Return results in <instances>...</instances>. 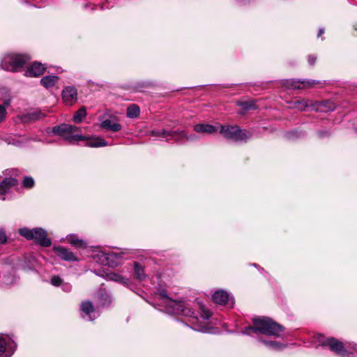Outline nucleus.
<instances>
[{
    "label": "nucleus",
    "instance_id": "1",
    "mask_svg": "<svg viewBox=\"0 0 357 357\" xmlns=\"http://www.w3.org/2000/svg\"><path fill=\"white\" fill-rule=\"evenodd\" d=\"M160 304L164 305V310L168 314H181L191 317V328L197 331L206 333L208 328L206 326V321L210 318L211 313L206 310L202 309V314L200 318L195 316V312L189 307V305L183 301H176L170 298L166 290L162 289L157 295Z\"/></svg>",
    "mask_w": 357,
    "mask_h": 357
},
{
    "label": "nucleus",
    "instance_id": "2",
    "mask_svg": "<svg viewBox=\"0 0 357 357\" xmlns=\"http://www.w3.org/2000/svg\"><path fill=\"white\" fill-rule=\"evenodd\" d=\"M252 322L253 326L246 328L243 333L250 335L252 332H259L264 335L278 337L284 331L282 326L268 317L254 318Z\"/></svg>",
    "mask_w": 357,
    "mask_h": 357
},
{
    "label": "nucleus",
    "instance_id": "3",
    "mask_svg": "<svg viewBox=\"0 0 357 357\" xmlns=\"http://www.w3.org/2000/svg\"><path fill=\"white\" fill-rule=\"evenodd\" d=\"M29 59L26 55L8 54L3 57L1 67L8 71L18 72L22 69L24 65Z\"/></svg>",
    "mask_w": 357,
    "mask_h": 357
},
{
    "label": "nucleus",
    "instance_id": "4",
    "mask_svg": "<svg viewBox=\"0 0 357 357\" xmlns=\"http://www.w3.org/2000/svg\"><path fill=\"white\" fill-rule=\"evenodd\" d=\"M80 130L79 127L69 125V124H61L59 126H54L52 132L54 135H59L64 138L66 140L73 142L74 141H84L86 139V137L79 134H75L76 132Z\"/></svg>",
    "mask_w": 357,
    "mask_h": 357
},
{
    "label": "nucleus",
    "instance_id": "5",
    "mask_svg": "<svg viewBox=\"0 0 357 357\" xmlns=\"http://www.w3.org/2000/svg\"><path fill=\"white\" fill-rule=\"evenodd\" d=\"M220 132L225 138L235 142H246L252 135L250 131L241 130L238 126H221Z\"/></svg>",
    "mask_w": 357,
    "mask_h": 357
},
{
    "label": "nucleus",
    "instance_id": "6",
    "mask_svg": "<svg viewBox=\"0 0 357 357\" xmlns=\"http://www.w3.org/2000/svg\"><path fill=\"white\" fill-rule=\"evenodd\" d=\"M19 234L26 239L33 240L44 247L51 245L50 239L47 237L46 231L42 228L30 229L24 227L19 229Z\"/></svg>",
    "mask_w": 357,
    "mask_h": 357
},
{
    "label": "nucleus",
    "instance_id": "7",
    "mask_svg": "<svg viewBox=\"0 0 357 357\" xmlns=\"http://www.w3.org/2000/svg\"><path fill=\"white\" fill-rule=\"evenodd\" d=\"M317 342L321 346H328L330 349L342 356H347V352L344 349L343 344L335 338H325L323 335H317Z\"/></svg>",
    "mask_w": 357,
    "mask_h": 357
},
{
    "label": "nucleus",
    "instance_id": "8",
    "mask_svg": "<svg viewBox=\"0 0 357 357\" xmlns=\"http://www.w3.org/2000/svg\"><path fill=\"white\" fill-rule=\"evenodd\" d=\"M14 341L7 335H0V357H10L15 349Z\"/></svg>",
    "mask_w": 357,
    "mask_h": 357
},
{
    "label": "nucleus",
    "instance_id": "9",
    "mask_svg": "<svg viewBox=\"0 0 357 357\" xmlns=\"http://www.w3.org/2000/svg\"><path fill=\"white\" fill-rule=\"evenodd\" d=\"M82 317L83 319L92 321L98 317V313L96 312L93 303L86 301L81 304Z\"/></svg>",
    "mask_w": 357,
    "mask_h": 357
},
{
    "label": "nucleus",
    "instance_id": "10",
    "mask_svg": "<svg viewBox=\"0 0 357 357\" xmlns=\"http://www.w3.org/2000/svg\"><path fill=\"white\" fill-rule=\"evenodd\" d=\"M62 99L68 105L74 104L77 99V91L76 88L72 86L65 87L62 91Z\"/></svg>",
    "mask_w": 357,
    "mask_h": 357
},
{
    "label": "nucleus",
    "instance_id": "11",
    "mask_svg": "<svg viewBox=\"0 0 357 357\" xmlns=\"http://www.w3.org/2000/svg\"><path fill=\"white\" fill-rule=\"evenodd\" d=\"M317 83H319V82L314 79H304L302 81L296 79H287L284 84L287 88L299 89L306 86H312Z\"/></svg>",
    "mask_w": 357,
    "mask_h": 357
},
{
    "label": "nucleus",
    "instance_id": "12",
    "mask_svg": "<svg viewBox=\"0 0 357 357\" xmlns=\"http://www.w3.org/2000/svg\"><path fill=\"white\" fill-rule=\"evenodd\" d=\"M53 250L63 260L68 261H77L78 260L73 252L63 246H54Z\"/></svg>",
    "mask_w": 357,
    "mask_h": 357
},
{
    "label": "nucleus",
    "instance_id": "13",
    "mask_svg": "<svg viewBox=\"0 0 357 357\" xmlns=\"http://www.w3.org/2000/svg\"><path fill=\"white\" fill-rule=\"evenodd\" d=\"M213 299L216 303L223 305L228 304L231 307L234 306V299L229 294L222 290L215 291L213 295Z\"/></svg>",
    "mask_w": 357,
    "mask_h": 357
},
{
    "label": "nucleus",
    "instance_id": "14",
    "mask_svg": "<svg viewBox=\"0 0 357 357\" xmlns=\"http://www.w3.org/2000/svg\"><path fill=\"white\" fill-rule=\"evenodd\" d=\"M17 184V181L13 178H5L0 182V199H5L3 195L7 193L12 186Z\"/></svg>",
    "mask_w": 357,
    "mask_h": 357
},
{
    "label": "nucleus",
    "instance_id": "15",
    "mask_svg": "<svg viewBox=\"0 0 357 357\" xmlns=\"http://www.w3.org/2000/svg\"><path fill=\"white\" fill-rule=\"evenodd\" d=\"M45 69V68L42 63L38 62H34L26 70L24 75L26 77H38L43 74Z\"/></svg>",
    "mask_w": 357,
    "mask_h": 357
},
{
    "label": "nucleus",
    "instance_id": "16",
    "mask_svg": "<svg viewBox=\"0 0 357 357\" xmlns=\"http://www.w3.org/2000/svg\"><path fill=\"white\" fill-rule=\"evenodd\" d=\"M194 130L198 133L210 135L218 132V128L213 125L198 123L194 126Z\"/></svg>",
    "mask_w": 357,
    "mask_h": 357
},
{
    "label": "nucleus",
    "instance_id": "17",
    "mask_svg": "<svg viewBox=\"0 0 357 357\" xmlns=\"http://www.w3.org/2000/svg\"><path fill=\"white\" fill-rule=\"evenodd\" d=\"M44 116L45 114L41 111L35 110L23 115L22 121L24 123H29L41 119Z\"/></svg>",
    "mask_w": 357,
    "mask_h": 357
},
{
    "label": "nucleus",
    "instance_id": "18",
    "mask_svg": "<svg viewBox=\"0 0 357 357\" xmlns=\"http://www.w3.org/2000/svg\"><path fill=\"white\" fill-rule=\"evenodd\" d=\"M128 252L127 250L126 251H120V252H100L97 255L98 257H100V258H103L102 263L104 261H109L113 258H115L116 259H119L123 258V256L128 253Z\"/></svg>",
    "mask_w": 357,
    "mask_h": 357
},
{
    "label": "nucleus",
    "instance_id": "19",
    "mask_svg": "<svg viewBox=\"0 0 357 357\" xmlns=\"http://www.w3.org/2000/svg\"><path fill=\"white\" fill-rule=\"evenodd\" d=\"M100 126L112 132H118L122 128L121 125L116 123L113 119H106L102 121L100 123Z\"/></svg>",
    "mask_w": 357,
    "mask_h": 357
},
{
    "label": "nucleus",
    "instance_id": "20",
    "mask_svg": "<svg viewBox=\"0 0 357 357\" xmlns=\"http://www.w3.org/2000/svg\"><path fill=\"white\" fill-rule=\"evenodd\" d=\"M107 279L108 280L119 282L126 287H128L130 284V281L128 278L123 277L120 274L114 272L107 273Z\"/></svg>",
    "mask_w": 357,
    "mask_h": 357
},
{
    "label": "nucleus",
    "instance_id": "21",
    "mask_svg": "<svg viewBox=\"0 0 357 357\" xmlns=\"http://www.w3.org/2000/svg\"><path fill=\"white\" fill-rule=\"evenodd\" d=\"M66 238L68 243L75 248H84L86 247V243L75 234H70L67 236Z\"/></svg>",
    "mask_w": 357,
    "mask_h": 357
},
{
    "label": "nucleus",
    "instance_id": "22",
    "mask_svg": "<svg viewBox=\"0 0 357 357\" xmlns=\"http://www.w3.org/2000/svg\"><path fill=\"white\" fill-rule=\"evenodd\" d=\"M134 275L135 278L139 280H144L146 278L144 266L138 262L134 264Z\"/></svg>",
    "mask_w": 357,
    "mask_h": 357
},
{
    "label": "nucleus",
    "instance_id": "23",
    "mask_svg": "<svg viewBox=\"0 0 357 357\" xmlns=\"http://www.w3.org/2000/svg\"><path fill=\"white\" fill-rule=\"evenodd\" d=\"M59 77L54 75H47L43 77L40 79L41 84L45 88H50L53 86L58 81Z\"/></svg>",
    "mask_w": 357,
    "mask_h": 357
},
{
    "label": "nucleus",
    "instance_id": "24",
    "mask_svg": "<svg viewBox=\"0 0 357 357\" xmlns=\"http://www.w3.org/2000/svg\"><path fill=\"white\" fill-rule=\"evenodd\" d=\"M86 145L90 147H101L107 145V142L101 137H94L90 139L87 142Z\"/></svg>",
    "mask_w": 357,
    "mask_h": 357
},
{
    "label": "nucleus",
    "instance_id": "25",
    "mask_svg": "<svg viewBox=\"0 0 357 357\" xmlns=\"http://www.w3.org/2000/svg\"><path fill=\"white\" fill-rule=\"evenodd\" d=\"M176 133H177V131H168L167 130L162 129V130L152 131L151 135L155 136V137L165 138L168 136H174Z\"/></svg>",
    "mask_w": 357,
    "mask_h": 357
},
{
    "label": "nucleus",
    "instance_id": "26",
    "mask_svg": "<svg viewBox=\"0 0 357 357\" xmlns=\"http://www.w3.org/2000/svg\"><path fill=\"white\" fill-rule=\"evenodd\" d=\"M139 107L136 105H131L127 109V116L131 119L136 118L139 115Z\"/></svg>",
    "mask_w": 357,
    "mask_h": 357
},
{
    "label": "nucleus",
    "instance_id": "27",
    "mask_svg": "<svg viewBox=\"0 0 357 357\" xmlns=\"http://www.w3.org/2000/svg\"><path fill=\"white\" fill-rule=\"evenodd\" d=\"M312 105V103L308 100H296L294 103V107L297 108L301 111L305 110L307 107Z\"/></svg>",
    "mask_w": 357,
    "mask_h": 357
},
{
    "label": "nucleus",
    "instance_id": "28",
    "mask_svg": "<svg viewBox=\"0 0 357 357\" xmlns=\"http://www.w3.org/2000/svg\"><path fill=\"white\" fill-rule=\"evenodd\" d=\"M86 116V111L84 107L80 108L73 116V121L76 123H79L82 121L83 119Z\"/></svg>",
    "mask_w": 357,
    "mask_h": 357
},
{
    "label": "nucleus",
    "instance_id": "29",
    "mask_svg": "<svg viewBox=\"0 0 357 357\" xmlns=\"http://www.w3.org/2000/svg\"><path fill=\"white\" fill-rule=\"evenodd\" d=\"M261 341L268 347L271 348L275 350H280L284 347V344H280V342L277 341H266L262 340Z\"/></svg>",
    "mask_w": 357,
    "mask_h": 357
},
{
    "label": "nucleus",
    "instance_id": "30",
    "mask_svg": "<svg viewBox=\"0 0 357 357\" xmlns=\"http://www.w3.org/2000/svg\"><path fill=\"white\" fill-rule=\"evenodd\" d=\"M179 139L186 138L188 141L192 142L198 139V137L195 135H186L184 131H177Z\"/></svg>",
    "mask_w": 357,
    "mask_h": 357
},
{
    "label": "nucleus",
    "instance_id": "31",
    "mask_svg": "<svg viewBox=\"0 0 357 357\" xmlns=\"http://www.w3.org/2000/svg\"><path fill=\"white\" fill-rule=\"evenodd\" d=\"M22 185L25 188H32L34 185V180L32 177L26 176L23 180Z\"/></svg>",
    "mask_w": 357,
    "mask_h": 357
},
{
    "label": "nucleus",
    "instance_id": "32",
    "mask_svg": "<svg viewBox=\"0 0 357 357\" xmlns=\"http://www.w3.org/2000/svg\"><path fill=\"white\" fill-rule=\"evenodd\" d=\"M63 280L58 275H54L51 278V284L55 287H59L62 284Z\"/></svg>",
    "mask_w": 357,
    "mask_h": 357
},
{
    "label": "nucleus",
    "instance_id": "33",
    "mask_svg": "<svg viewBox=\"0 0 357 357\" xmlns=\"http://www.w3.org/2000/svg\"><path fill=\"white\" fill-rule=\"evenodd\" d=\"M238 105L241 106L243 109L245 110L255 107L254 103L249 101L240 102L238 103Z\"/></svg>",
    "mask_w": 357,
    "mask_h": 357
},
{
    "label": "nucleus",
    "instance_id": "34",
    "mask_svg": "<svg viewBox=\"0 0 357 357\" xmlns=\"http://www.w3.org/2000/svg\"><path fill=\"white\" fill-rule=\"evenodd\" d=\"M7 241V236L3 229H0V244H3Z\"/></svg>",
    "mask_w": 357,
    "mask_h": 357
},
{
    "label": "nucleus",
    "instance_id": "35",
    "mask_svg": "<svg viewBox=\"0 0 357 357\" xmlns=\"http://www.w3.org/2000/svg\"><path fill=\"white\" fill-rule=\"evenodd\" d=\"M61 286L62 289L66 292H70L72 290V285L70 283L63 282Z\"/></svg>",
    "mask_w": 357,
    "mask_h": 357
},
{
    "label": "nucleus",
    "instance_id": "36",
    "mask_svg": "<svg viewBox=\"0 0 357 357\" xmlns=\"http://www.w3.org/2000/svg\"><path fill=\"white\" fill-rule=\"evenodd\" d=\"M6 114V110L4 106L0 105V122L3 121Z\"/></svg>",
    "mask_w": 357,
    "mask_h": 357
},
{
    "label": "nucleus",
    "instance_id": "37",
    "mask_svg": "<svg viewBox=\"0 0 357 357\" xmlns=\"http://www.w3.org/2000/svg\"><path fill=\"white\" fill-rule=\"evenodd\" d=\"M316 60H317L316 56H314L313 55H310L308 56V63L310 65H314L316 62Z\"/></svg>",
    "mask_w": 357,
    "mask_h": 357
},
{
    "label": "nucleus",
    "instance_id": "38",
    "mask_svg": "<svg viewBox=\"0 0 357 357\" xmlns=\"http://www.w3.org/2000/svg\"><path fill=\"white\" fill-rule=\"evenodd\" d=\"M324 33V30L323 29H320L318 33L317 36L320 37Z\"/></svg>",
    "mask_w": 357,
    "mask_h": 357
},
{
    "label": "nucleus",
    "instance_id": "39",
    "mask_svg": "<svg viewBox=\"0 0 357 357\" xmlns=\"http://www.w3.org/2000/svg\"><path fill=\"white\" fill-rule=\"evenodd\" d=\"M319 135H320L321 137H322V136H324V133H323V132H319Z\"/></svg>",
    "mask_w": 357,
    "mask_h": 357
},
{
    "label": "nucleus",
    "instance_id": "40",
    "mask_svg": "<svg viewBox=\"0 0 357 357\" xmlns=\"http://www.w3.org/2000/svg\"><path fill=\"white\" fill-rule=\"evenodd\" d=\"M334 108H335L334 107H330V109H331V110L334 109Z\"/></svg>",
    "mask_w": 357,
    "mask_h": 357
},
{
    "label": "nucleus",
    "instance_id": "41",
    "mask_svg": "<svg viewBox=\"0 0 357 357\" xmlns=\"http://www.w3.org/2000/svg\"><path fill=\"white\" fill-rule=\"evenodd\" d=\"M49 130H50V128H48V129L47 130V133H50Z\"/></svg>",
    "mask_w": 357,
    "mask_h": 357
},
{
    "label": "nucleus",
    "instance_id": "42",
    "mask_svg": "<svg viewBox=\"0 0 357 357\" xmlns=\"http://www.w3.org/2000/svg\"><path fill=\"white\" fill-rule=\"evenodd\" d=\"M355 349H357V347Z\"/></svg>",
    "mask_w": 357,
    "mask_h": 357
}]
</instances>
